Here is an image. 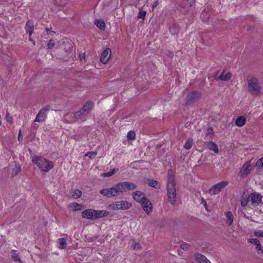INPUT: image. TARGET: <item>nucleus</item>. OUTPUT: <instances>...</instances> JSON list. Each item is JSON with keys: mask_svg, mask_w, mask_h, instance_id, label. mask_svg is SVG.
<instances>
[{"mask_svg": "<svg viewBox=\"0 0 263 263\" xmlns=\"http://www.w3.org/2000/svg\"><path fill=\"white\" fill-rule=\"evenodd\" d=\"M231 77L232 74L230 72L226 71H223V72L218 77V79L223 81H228L231 79Z\"/></svg>", "mask_w": 263, "mask_h": 263, "instance_id": "obj_17", "label": "nucleus"}, {"mask_svg": "<svg viewBox=\"0 0 263 263\" xmlns=\"http://www.w3.org/2000/svg\"><path fill=\"white\" fill-rule=\"evenodd\" d=\"M147 184L151 187H153L155 189H159L160 187L158 181L153 179H148Z\"/></svg>", "mask_w": 263, "mask_h": 263, "instance_id": "obj_22", "label": "nucleus"}, {"mask_svg": "<svg viewBox=\"0 0 263 263\" xmlns=\"http://www.w3.org/2000/svg\"><path fill=\"white\" fill-rule=\"evenodd\" d=\"M80 111L82 112V115H83V116L85 117V118H86V116L88 114L87 112H84V110H83L82 108L80 110Z\"/></svg>", "mask_w": 263, "mask_h": 263, "instance_id": "obj_49", "label": "nucleus"}, {"mask_svg": "<svg viewBox=\"0 0 263 263\" xmlns=\"http://www.w3.org/2000/svg\"><path fill=\"white\" fill-rule=\"evenodd\" d=\"M132 245L133 246V248L134 249H138L140 248L139 243L135 242L134 241H132Z\"/></svg>", "mask_w": 263, "mask_h": 263, "instance_id": "obj_47", "label": "nucleus"}, {"mask_svg": "<svg viewBox=\"0 0 263 263\" xmlns=\"http://www.w3.org/2000/svg\"><path fill=\"white\" fill-rule=\"evenodd\" d=\"M156 6V4H154V5H153V8H154V7H155Z\"/></svg>", "mask_w": 263, "mask_h": 263, "instance_id": "obj_55", "label": "nucleus"}, {"mask_svg": "<svg viewBox=\"0 0 263 263\" xmlns=\"http://www.w3.org/2000/svg\"><path fill=\"white\" fill-rule=\"evenodd\" d=\"M49 110V106H46L42 108L37 114L34 122H42L45 121L47 114Z\"/></svg>", "mask_w": 263, "mask_h": 263, "instance_id": "obj_6", "label": "nucleus"}, {"mask_svg": "<svg viewBox=\"0 0 263 263\" xmlns=\"http://www.w3.org/2000/svg\"><path fill=\"white\" fill-rule=\"evenodd\" d=\"M193 140L192 139H188L186 141V142L184 145V148L186 149H190L193 145Z\"/></svg>", "mask_w": 263, "mask_h": 263, "instance_id": "obj_32", "label": "nucleus"}, {"mask_svg": "<svg viewBox=\"0 0 263 263\" xmlns=\"http://www.w3.org/2000/svg\"><path fill=\"white\" fill-rule=\"evenodd\" d=\"M251 170L250 163L249 162L245 163L240 171V176L243 178L246 177L250 173Z\"/></svg>", "mask_w": 263, "mask_h": 263, "instance_id": "obj_9", "label": "nucleus"}, {"mask_svg": "<svg viewBox=\"0 0 263 263\" xmlns=\"http://www.w3.org/2000/svg\"><path fill=\"white\" fill-rule=\"evenodd\" d=\"M126 192L125 185H124V182L116 184V193Z\"/></svg>", "mask_w": 263, "mask_h": 263, "instance_id": "obj_24", "label": "nucleus"}, {"mask_svg": "<svg viewBox=\"0 0 263 263\" xmlns=\"http://www.w3.org/2000/svg\"><path fill=\"white\" fill-rule=\"evenodd\" d=\"M248 241L250 243H253L255 246H257L258 243H260V241L257 239L250 238L248 239Z\"/></svg>", "mask_w": 263, "mask_h": 263, "instance_id": "obj_38", "label": "nucleus"}, {"mask_svg": "<svg viewBox=\"0 0 263 263\" xmlns=\"http://www.w3.org/2000/svg\"><path fill=\"white\" fill-rule=\"evenodd\" d=\"M58 248L61 249H64L66 246V240L64 238H61L58 239Z\"/></svg>", "mask_w": 263, "mask_h": 263, "instance_id": "obj_26", "label": "nucleus"}, {"mask_svg": "<svg viewBox=\"0 0 263 263\" xmlns=\"http://www.w3.org/2000/svg\"><path fill=\"white\" fill-rule=\"evenodd\" d=\"M180 247L182 249H183L184 250H187L191 247V246H190V245H189L187 243H183V244L181 245L180 246Z\"/></svg>", "mask_w": 263, "mask_h": 263, "instance_id": "obj_44", "label": "nucleus"}, {"mask_svg": "<svg viewBox=\"0 0 263 263\" xmlns=\"http://www.w3.org/2000/svg\"><path fill=\"white\" fill-rule=\"evenodd\" d=\"M94 23L99 28L102 30H104L105 28V24L102 20H96Z\"/></svg>", "mask_w": 263, "mask_h": 263, "instance_id": "obj_27", "label": "nucleus"}, {"mask_svg": "<svg viewBox=\"0 0 263 263\" xmlns=\"http://www.w3.org/2000/svg\"><path fill=\"white\" fill-rule=\"evenodd\" d=\"M133 197L135 200L138 202H141L145 200V194L140 191H135L133 194Z\"/></svg>", "mask_w": 263, "mask_h": 263, "instance_id": "obj_14", "label": "nucleus"}, {"mask_svg": "<svg viewBox=\"0 0 263 263\" xmlns=\"http://www.w3.org/2000/svg\"><path fill=\"white\" fill-rule=\"evenodd\" d=\"M246 122L245 118L242 116L239 117L236 120L235 123L238 127H241L243 126Z\"/></svg>", "mask_w": 263, "mask_h": 263, "instance_id": "obj_23", "label": "nucleus"}, {"mask_svg": "<svg viewBox=\"0 0 263 263\" xmlns=\"http://www.w3.org/2000/svg\"><path fill=\"white\" fill-rule=\"evenodd\" d=\"M207 147L211 151H213L214 153L218 152V148L217 144L213 141H210L206 144Z\"/></svg>", "mask_w": 263, "mask_h": 263, "instance_id": "obj_20", "label": "nucleus"}, {"mask_svg": "<svg viewBox=\"0 0 263 263\" xmlns=\"http://www.w3.org/2000/svg\"><path fill=\"white\" fill-rule=\"evenodd\" d=\"M93 107V102L92 101H88L83 105L82 109L84 110V112H86L89 114L91 112Z\"/></svg>", "mask_w": 263, "mask_h": 263, "instance_id": "obj_16", "label": "nucleus"}, {"mask_svg": "<svg viewBox=\"0 0 263 263\" xmlns=\"http://www.w3.org/2000/svg\"><path fill=\"white\" fill-rule=\"evenodd\" d=\"M228 184L227 181H221L213 185L210 190L209 193L212 195H216L221 190L225 187Z\"/></svg>", "mask_w": 263, "mask_h": 263, "instance_id": "obj_5", "label": "nucleus"}, {"mask_svg": "<svg viewBox=\"0 0 263 263\" xmlns=\"http://www.w3.org/2000/svg\"><path fill=\"white\" fill-rule=\"evenodd\" d=\"M82 216L84 218L95 219V210L87 209L83 211L82 213Z\"/></svg>", "mask_w": 263, "mask_h": 263, "instance_id": "obj_12", "label": "nucleus"}, {"mask_svg": "<svg viewBox=\"0 0 263 263\" xmlns=\"http://www.w3.org/2000/svg\"><path fill=\"white\" fill-rule=\"evenodd\" d=\"M257 252L259 254H263V250L262 249V247L260 245V243H258V245L256 246L255 248Z\"/></svg>", "mask_w": 263, "mask_h": 263, "instance_id": "obj_40", "label": "nucleus"}, {"mask_svg": "<svg viewBox=\"0 0 263 263\" xmlns=\"http://www.w3.org/2000/svg\"><path fill=\"white\" fill-rule=\"evenodd\" d=\"M108 212L105 210H95V219L98 218L103 217L106 216Z\"/></svg>", "mask_w": 263, "mask_h": 263, "instance_id": "obj_21", "label": "nucleus"}, {"mask_svg": "<svg viewBox=\"0 0 263 263\" xmlns=\"http://www.w3.org/2000/svg\"><path fill=\"white\" fill-rule=\"evenodd\" d=\"M81 195H82V192L80 190L77 189V190H74V191L72 194V197L74 199H77V198L80 197Z\"/></svg>", "mask_w": 263, "mask_h": 263, "instance_id": "obj_34", "label": "nucleus"}, {"mask_svg": "<svg viewBox=\"0 0 263 263\" xmlns=\"http://www.w3.org/2000/svg\"><path fill=\"white\" fill-rule=\"evenodd\" d=\"M79 58L81 60L84 59L85 58V54L84 52L80 53L79 54Z\"/></svg>", "mask_w": 263, "mask_h": 263, "instance_id": "obj_48", "label": "nucleus"}, {"mask_svg": "<svg viewBox=\"0 0 263 263\" xmlns=\"http://www.w3.org/2000/svg\"><path fill=\"white\" fill-rule=\"evenodd\" d=\"M227 218V221L229 226H231L233 221V215L232 213L230 211L227 212L226 213Z\"/></svg>", "mask_w": 263, "mask_h": 263, "instance_id": "obj_29", "label": "nucleus"}, {"mask_svg": "<svg viewBox=\"0 0 263 263\" xmlns=\"http://www.w3.org/2000/svg\"><path fill=\"white\" fill-rule=\"evenodd\" d=\"M111 54L110 49L109 48H107L105 49L103 52L102 53L100 57V61L103 64H105L108 62L109 59L110 58Z\"/></svg>", "mask_w": 263, "mask_h": 263, "instance_id": "obj_10", "label": "nucleus"}, {"mask_svg": "<svg viewBox=\"0 0 263 263\" xmlns=\"http://www.w3.org/2000/svg\"><path fill=\"white\" fill-rule=\"evenodd\" d=\"M73 118H74L76 120H85V118L82 115V112L79 110L74 113Z\"/></svg>", "mask_w": 263, "mask_h": 263, "instance_id": "obj_30", "label": "nucleus"}, {"mask_svg": "<svg viewBox=\"0 0 263 263\" xmlns=\"http://www.w3.org/2000/svg\"><path fill=\"white\" fill-rule=\"evenodd\" d=\"M136 134L133 130L129 131L127 135V138L128 140H133L135 139Z\"/></svg>", "mask_w": 263, "mask_h": 263, "instance_id": "obj_35", "label": "nucleus"}, {"mask_svg": "<svg viewBox=\"0 0 263 263\" xmlns=\"http://www.w3.org/2000/svg\"><path fill=\"white\" fill-rule=\"evenodd\" d=\"M96 155L97 152H88L85 155V156L88 157L90 159L94 158L96 156Z\"/></svg>", "mask_w": 263, "mask_h": 263, "instance_id": "obj_37", "label": "nucleus"}, {"mask_svg": "<svg viewBox=\"0 0 263 263\" xmlns=\"http://www.w3.org/2000/svg\"><path fill=\"white\" fill-rule=\"evenodd\" d=\"M132 204L127 201L122 200L116 202V209L118 210H127L130 208Z\"/></svg>", "mask_w": 263, "mask_h": 263, "instance_id": "obj_8", "label": "nucleus"}, {"mask_svg": "<svg viewBox=\"0 0 263 263\" xmlns=\"http://www.w3.org/2000/svg\"><path fill=\"white\" fill-rule=\"evenodd\" d=\"M55 45V42L53 40L51 39L49 41V42L47 44V47L48 49H51L54 47Z\"/></svg>", "mask_w": 263, "mask_h": 263, "instance_id": "obj_43", "label": "nucleus"}, {"mask_svg": "<svg viewBox=\"0 0 263 263\" xmlns=\"http://www.w3.org/2000/svg\"><path fill=\"white\" fill-rule=\"evenodd\" d=\"M124 185H125L126 191L129 190H133L137 188V185L131 182H124Z\"/></svg>", "mask_w": 263, "mask_h": 263, "instance_id": "obj_25", "label": "nucleus"}, {"mask_svg": "<svg viewBox=\"0 0 263 263\" xmlns=\"http://www.w3.org/2000/svg\"><path fill=\"white\" fill-rule=\"evenodd\" d=\"M67 52H68V54L69 55H72V54L71 53L72 50H70L68 51Z\"/></svg>", "mask_w": 263, "mask_h": 263, "instance_id": "obj_54", "label": "nucleus"}, {"mask_svg": "<svg viewBox=\"0 0 263 263\" xmlns=\"http://www.w3.org/2000/svg\"><path fill=\"white\" fill-rule=\"evenodd\" d=\"M250 201V195L248 194H243L241 197L240 204L241 206H246L248 202Z\"/></svg>", "mask_w": 263, "mask_h": 263, "instance_id": "obj_19", "label": "nucleus"}, {"mask_svg": "<svg viewBox=\"0 0 263 263\" xmlns=\"http://www.w3.org/2000/svg\"><path fill=\"white\" fill-rule=\"evenodd\" d=\"M262 200V196L257 192H253L250 195V201L253 206L259 205Z\"/></svg>", "mask_w": 263, "mask_h": 263, "instance_id": "obj_7", "label": "nucleus"}, {"mask_svg": "<svg viewBox=\"0 0 263 263\" xmlns=\"http://www.w3.org/2000/svg\"><path fill=\"white\" fill-rule=\"evenodd\" d=\"M101 194L107 197H111L114 196V193H115V187H112L110 189H106L101 190L100 191Z\"/></svg>", "mask_w": 263, "mask_h": 263, "instance_id": "obj_13", "label": "nucleus"}, {"mask_svg": "<svg viewBox=\"0 0 263 263\" xmlns=\"http://www.w3.org/2000/svg\"><path fill=\"white\" fill-rule=\"evenodd\" d=\"M21 138V130H20V131H19V134H18V141H20V140Z\"/></svg>", "mask_w": 263, "mask_h": 263, "instance_id": "obj_52", "label": "nucleus"}, {"mask_svg": "<svg viewBox=\"0 0 263 263\" xmlns=\"http://www.w3.org/2000/svg\"><path fill=\"white\" fill-rule=\"evenodd\" d=\"M248 90L254 96L258 95L261 91V86L258 79L255 77H251L248 80Z\"/></svg>", "mask_w": 263, "mask_h": 263, "instance_id": "obj_3", "label": "nucleus"}, {"mask_svg": "<svg viewBox=\"0 0 263 263\" xmlns=\"http://www.w3.org/2000/svg\"><path fill=\"white\" fill-rule=\"evenodd\" d=\"M6 119L7 120V122H8L9 123H10V124H12V122H13V121H12V117L10 115V114L9 113H7L6 114Z\"/></svg>", "mask_w": 263, "mask_h": 263, "instance_id": "obj_46", "label": "nucleus"}, {"mask_svg": "<svg viewBox=\"0 0 263 263\" xmlns=\"http://www.w3.org/2000/svg\"><path fill=\"white\" fill-rule=\"evenodd\" d=\"M170 31L173 34H175L177 32L176 30H174L173 28H170Z\"/></svg>", "mask_w": 263, "mask_h": 263, "instance_id": "obj_50", "label": "nucleus"}, {"mask_svg": "<svg viewBox=\"0 0 263 263\" xmlns=\"http://www.w3.org/2000/svg\"><path fill=\"white\" fill-rule=\"evenodd\" d=\"M209 263H211L210 261Z\"/></svg>", "mask_w": 263, "mask_h": 263, "instance_id": "obj_56", "label": "nucleus"}, {"mask_svg": "<svg viewBox=\"0 0 263 263\" xmlns=\"http://www.w3.org/2000/svg\"><path fill=\"white\" fill-rule=\"evenodd\" d=\"M201 93L198 91H194L189 93L185 100L186 105H190L197 101L201 97Z\"/></svg>", "mask_w": 263, "mask_h": 263, "instance_id": "obj_4", "label": "nucleus"}, {"mask_svg": "<svg viewBox=\"0 0 263 263\" xmlns=\"http://www.w3.org/2000/svg\"><path fill=\"white\" fill-rule=\"evenodd\" d=\"M29 41H30L33 45H35V41H34L33 40H32V39H31L30 37L29 38Z\"/></svg>", "mask_w": 263, "mask_h": 263, "instance_id": "obj_53", "label": "nucleus"}, {"mask_svg": "<svg viewBox=\"0 0 263 263\" xmlns=\"http://www.w3.org/2000/svg\"><path fill=\"white\" fill-rule=\"evenodd\" d=\"M25 28L26 30V32L29 33V36H30L33 32V23L30 21H28L26 24Z\"/></svg>", "mask_w": 263, "mask_h": 263, "instance_id": "obj_18", "label": "nucleus"}, {"mask_svg": "<svg viewBox=\"0 0 263 263\" xmlns=\"http://www.w3.org/2000/svg\"><path fill=\"white\" fill-rule=\"evenodd\" d=\"M202 204H203L205 206L206 205V201L204 199H202V202H201Z\"/></svg>", "mask_w": 263, "mask_h": 263, "instance_id": "obj_51", "label": "nucleus"}, {"mask_svg": "<svg viewBox=\"0 0 263 263\" xmlns=\"http://www.w3.org/2000/svg\"><path fill=\"white\" fill-rule=\"evenodd\" d=\"M12 258L15 261H20V262L21 261V259H20L18 255L17 254H16V253H14L13 254H12Z\"/></svg>", "mask_w": 263, "mask_h": 263, "instance_id": "obj_45", "label": "nucleus"}, {"mask_svg": "<svg viewBox=\"0 0 263 263\" xmlns=\"http://www.w3.org/2000/svg\"><path fill=\"white\" fill-rule=\"evenodd\" d=\"M144 211L148 214L152 209V204L151 202L146 198L140 202Z\"/></svg>", "mask_w": 263, "mask_h": 263, "instance_id": "obj_11", "label": "nucleus"}, {"mask_svg": "<svg viewBox=\"0 0 263 263\" xmlns=\"http://www.w3.org/2000/svg\"><path fill=\"white\" fill-rule=\"evenodd\" d=\"M21 171V166L15 165V167L13 168L12 171V176H15L17 174L20 173Z\"/></svg>", "mask_w": 263, "mask_h": 263, "instance_id": "obj_33", "label": "nucleus"}, {"mask_svg": "<svg viewBox=\"0 0 263 263\" xmlns=\"http://www.w3.org/2000/svg\"><path fill=\"white\" fill-rule=\"evenodd\" d=\"M114 172H115V169L114 168V169L111 170V171L109 172L101 174V176L103 177H109V176H112L114 174Z\"/></svg>", "mask_w": 263, "mask_h": 263, "instance_id": "obj_36", "label": "nucleus"}, {"mask_svg": "<svg viewBox=\"0 0 263 263\" xmlns=\"http://www.w3.org/2000/svg\"><path fill=\"white\" fill-rule=\"evenodd\" d=\"M146 15V11L140 10L138 14V18L144 19Z\"/></svg>", "mask_w": 263, "mask_h": 263, "instance_id": "obj_41", "label": "nucleus"}, {"mask_svg": "<svg viewBox=\"0 0 263 263\" xmlns=\"http://www.w3.org/2000/svg\"><path fill=\"white\" fill-rule=\"evenodd\" d=\"M255 236L258 237H263V230H257L254 232Z\"/></svg>", "mask_w": 263, "mask_h": 263, "instance_id": "obj_39", "label": "nucleus"}, {"mask_svg": "<svg viewBox=\"0 0 263 263\" xmlns=\"http://www.w3.org/2000/svg\"><path fill=\"white\" fill-rule=\"evenodd\" d=\"M196 260L199 263H209L210 261L203 255L199 253L195 254Z\"/></svg>", "mask_w": 263, "mask_h": 263, "instance_id": "obj_15", "label": "nucleus"}, {"mask_svg": "<svg viewBox=\"0 0 263 263\" xmlns=\"http://www.w3.org/2000/svg\"><path fill=\"white\" fill-rule=\"evenodd\" d=\"M205 135V137L207 138V139H213L214 134L213 128L211 127H209L206 129Z\"/></svg>", "mask_w": 263, "mask_h": 263, "instance_id": "obj_28", "label": "nucleus"}, {"mask_svg": "<svg viewBox=\"0 0 263 263\" xmlns=\"http://www.w3.org/2000/svg\"><path fill=\"white\" fill-rule=\"evenodd\" d=\"M167 191L168 201L170 204L174 205L176 201V189L175 176L171 170H168L167 173Z\"/></svg>", "mask_w": 263, "mask_h": 263, "instance_id": "obj_1", "label": "nucleus"}, {"mask_svg": "<svg viewBox=\"0 0 263 263\" xmlns=\"http://www.w3.org/2000/svg\"><path fill=\"white\" fill-rule=\"evenodd\" d=\"M256 165L259 168L263 167V157L261 159L257 160L256 163Z\"/></svg>", "mask_w": 263, "mask_h": 263, "instance_id": "obj_42", "label": "nucleus"}, {"mask_svg": "<svg viewBox=\"0 0 263 263\" xmlns=\"http://www.w3.org/2000/svg\"><path fill=\"white\" fill-rule=\"evenodd\" d=\"M31 160L41 171L45 173L48 172L54 165L52 161L42 156L34 155L31 157Z\"/></svg>", "mask_w": 263, "mask_h": 263, "instance_id": "obj_2", "label": "nucleus"}, {"mask_svg": "<svg viewBox=\"0 0 263 263\" xmlns=\"http://www.w3.org/2000/svg\"><path fill=\"white\" fill-rule=\"evenodd\" d=\"M70 207H71L72 210L74 211L81 210L82 208L81 204H78V203L76 202L72 203L70 205Z\"/></svg>", "mask_w": 263, "mask_h": 263, "instance_id": "obj_31", "label": "nucleus"}]
</instances>
